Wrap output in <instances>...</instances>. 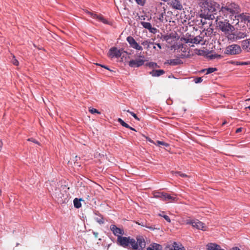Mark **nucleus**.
<instances>
[{
    "label": "nucleus",
    "instance_id": "41",
    "mask_svg": "<svg viewBox=\"0 0 250 250\" xmlns=\"http://www.w3.org/2000/svg\"><path fill=\"white\" fill-rule=\"evenodd\" d=\"M146 140L149 141V142L150 143H152L154 144H156V143H155L153 140H152L150 138L148 137H146Z\"/></svg>",
    "mask_w": 250,
    "mask_h": 250
},
{
    "label": "nucleus",
    "instance_id": "17",
    "mask_svg": "<svg viewBox=\"0 0 250 250\" xmlns=\"http://www.w3.org/2000/svg\"><path fill=\"white\" fill-rule=\"evenodd\" d=\"M146 250H163V248L161 245L152 243L146 249Z\"/></svg>",
    "mask_w": 250,
    "mask_h": 250
},
{
    "label": "nucleus",
    "instance_id": "23",
    "mask_svg": "<svg viewBox=\"0 0 250 250\" xmlns=\"http://www.w3.org/2000/svg\"><path fill=\"white\" fill-rule=\"evenodd\" d=\"M166 193L165 192H154L153 193V196L155 198H159L161 199L162 200H164L165 195Z\"/></svg>",
    "mask_w": 250,
    "mask_h": 250
},
{
    "label": "nucleus",
    "instance_id": "37",
    "mask_svg": "<svg viewBox=\"0 0 250 250\" xmlns=\"http://www.w3.org/2000/svg\"><path fill=\"white\" fill-rule=\"evenodd\" d=\"M12 63L14 65H16V66L19 65V62H18V61L17 59H15V57L14 56L13 57V59L12 60Z\"/></svg>",
    "mask_w": 250,
    "mask_h": 250
},
{
    "label": "nucleus",
    "instance_id": "6",
    "mask_svg": "<svg viewBox=\"0 0 250 250\" xmlns=\"http://www.w3.org/2000/svg\"><path fill=\"white\" fill-rule=\"evenodd\" d=\"M130 46L137 50H143V47L136 42L135 39L131 36H128L126 38Z\"/></svg>",
    "mask_w": 250,
    "mask_h": 250
},
{
    "label": "nucleus",
    "instance_id": "43",
    "mask_svg": "<svg viewBox=\"0 0 250 250\" xmlns=\"http://www.w3.org/2000/svg\"><path fill=\"white\" fill-rule=\"evenodd\" d=\"M241 131H242V128H241V127L238 128L236 129V133H239V132H241Z\"/></svg>",
    "mask_w": 250,
    "mask_h": 250
},
{
    "label": "nucleus",
    "instance_id": "2",
    "mask_svg": "<svg viewBox=\"0 0 250 250\" xmlns=\"http://www.w3.org/2000/svg\"><path fill=\"white\" fill-rule=\"evenodd\" d=\"M110 229L117 236V243L120 246L131 250H143L145 248L146 242L143 236L137 235L135 238L130 236H123L124 230L115 225H111Z\"/></svg>",
    "mask_w": 250,
    "mask_h": 250
},
{
    "label": "nucleus",
    "instance_id": "38",
    "mask_svg": "<svg viewBox=\"0 0 250 250\" xmlns=\"http://www.w3.org/2000/svg\"><path fill=\"white\" fill-rule=\"evenodd\" d=\"M96 220L100 224H102L104 223V219L102 217H101L100 218H96Z\"/></svg>",
    "mask_w": 250,
    "mask_h": 250
},
{
    "label": "nucleus",
    "instance_id": "13",
    "mask_svg": "<svg viewBox=\"0 0 250 250\" xmlns=\"http://www.w3.org/2000/svg\"><path fill=\"white\" fill-rule=\"evenodd\" d=\"M203 38L204 35L201 34L200 35L195 37L193 39H190V41H189V42L193 43L198 44L203 41Z\"/></svg>",
    "mask_w": 250,
    "mask_h": 250
},
{
    "label": "nucleus",
    "instance_id": "24",
    "mask_svg": "<svg viewBox=\"0 0 250 250\" xmlns=\"http://www.w3.org/2000/svg\"><path fill=\"white\" fill-rule=\"evenodd\" d=\"M165 12L162 13L159 15V17L158 18V19L162 22H167L168 21L167 17L165 16Z\"/></svg>",
    "mask_w": 250,
    "mask_h": 250
},
{
    "label": "nucleus",
    "instance_id": "52",
    "mask_svg": "<svg viewBox=\"0 0 250 250\" xmlns=\"http://www.w3.org/2000/svg\"><path fill=\"white\" fill-rule=\"evenodd\" d=\"M218 250H224V249H222L221 247L220 246V248Z\"/></svg>",
    "mask_w": 250,
    "mask_h": 250
},
{
    "label": "nucleus",
    "instance_id": "7",
    "mask_svg": "<svg viewBox=\"0 0 250 250\" xmlns=\"http://www.w3.org/2000/svg\"><path fill=\"white\" fill-rule=\"evenodd\" d=\"M122 52L120 50L118 49L116 47H113L111 48L108 52V55L111 58L121 57Z\"/></svg>",
    "mask_w": 250,
    "mask_h": 250
},
{
    "label": "nucleus",
    "instance_id": "4",
    "mask_svg": "<svg viewBox=\"0 0 250 250\" xmlns=\"http://www.w3.org/2000/svg\"><path fill=\"white\" fill-rule=\"evenodd\" d=\"M241 51V48L239 45L233 44L227 46L225 53L227 54L236 55L240 53Z\"/></svg>",
    "mask_w": 250,
    "mask_h": 250
},
{
    "label": "nucleus",
    "instance_id": "27",
    "mask_svg": "<svg viewBox=\"0 0 250 250\" xmlns=\"http://www.w3.org/2000/svg\"><path fill=\"white\" fill-rule=\"evenodd\" d=\"M118 122L119 123H120V124H121L122 126H124V127H126V128L129 127V125L128 124H127L126 123H125V122H124V121L122 119H121V118H118Z\"/></svg>",
    "mask_w": 250,
    "mask_h": 250
},
{
    "label": "nucleus",
    "instance_id": "12",
    "mask_svg": "<svg viewBox=\"0 0 250 250\" xmlns=\"http://www.w3.org/2000/svg\"><path fill=\"white\" fill-rule=\"evenodd\" d=\"M241 46L243 50L247 52H250V39L243 41Z\"/></svg>",
    "mask_w": 250,
    "mask_h": 250
},
{
    "label": "nucleus",
    "instance_id": "22",
    "mask_svg": "<svg viewBox=\"0 0 250 250\" xmlns=\"http://www.w3.org/2000/svg\"><path fill=\"white\" fill-rule=\"evenodd\" d=\"M165 73L163 70H155L150 72V74L154 77H158Z\"/></svg>",
    "mask_w": 250,
    "mask_h": 250
},
{
    "label": "nucleus",
    "instance_id": "9",
    "mask_svg": "<svg viewBox=\"0 0 250 250\" xmlns=\"http://www.w3.org/2000/svg\"><path fill=\"white\" fill-rule=\"evenodd\" d=\"M140 23L144 28L148 29L150 33L155 34L157 31V29L155 27H153L149 22L141 21Z\"/></svg>",
    "mask_w": 250,
    "mask_h": 250
},
{
    "label": "nucleus",
    "instance_id": "14",
    "mask_svg": "<svg viewBox=\"0 0 250 250\" xmlns=\"http://www.w3.org/2000/svg\"><path fill=\"white\" fill-rule=\"evenodd\" d=\"M88 14L93 19H97L98 21H101L104 23H107V21L105 19H104L103 16L101 15H98L95 13H92L91 12H88Z\"/></svg>",
    "mask_w": 250,
    "mask_h": 250
},
{
    "label": "nucleus",
    "instance_id": "36",
    "mask_svg": "<svg viewBox=\"0 0 250 250\" xmlns=\"http://www.w3.org/2000/svg\"><path fill=\"white\" fill-rule=\"evenodd\" d=\"M126 112L130 113L135 119L138 121H140V119L137 117V115L133 112L129 111V110H126Z\"/></svg>",
    "mask_w": 250,
    "mask_h": 250
},
{
    "label": "nucleus",
    "instance_id": "1",
    "mask_svg": "<svg viewBox=\"0 0 250 250\" xmlns=\"http://www.w3.org/2000/svg\"><path fill=\"white\" fill-rule=\"evenodd\" d=\"M240 12L239 6L234 3L222 6L218 15L216 16H213V18L216 19L217 26L225 34H229L235 28L229 23L228 19L232 18L233 16L236 18V14Z\"/></svg>",
    "mask_w": 250,
    "mask_h": 250
},
{
    "label": "nucleus",
    "instance_id": "40",
    "mask_svg": "<svg viewBox=\"0 0 250 250\" xmlns=\"http://www.w3.org/2000/svg\"><path fill=\"white\" fill-rule=\"evenodd\" d=\"M28 141H31V142H32L35 144H39V143L35 139L33 138H29L28 139Z\"/></svg>",
    "mask_w": 250,
    "mask_h": 250
},
{
    "label": "nucleus",
    "instance_id": "51",
    "mask_svg": "<svg viewBox=\"0 0 250 250\" xmlns=\"http://www.w3.org/2000/svg\"><path fill=\"white\" fill-rule=\"evenodd\" d=\"M234 61H231L230 62L231 64H234Z\"/></svg>",
    "mask_w": 250,
    "mask_h": 250
},
{
    "label": "nucleus",
    "instance_id": "10",
    "mask_svg": "<svg viewBox=\"0 0 250 250\" xmlns=\"http://www.w3.org/2000/svg\"><path fill=\"white\" fill-rule=\"evenodd\" d=\"M170 5L175 9L181 10L183 9V5L179 0H171Z\"/></svg>",
    "mask_w": 250,
    "mask_h": 250
},
{
    "label": "nucleus",
    "instance_id": "47",
    "mask_svg": "<svg viewBox=\"0 0 250 250\" xmlns=\"http://www.w3.org/2000/svg\"><path fill=\"white\" fill-rule=\"evenodd\" d=\"M230 250H241L240 249H239L237 247H235V248H232Z\"/></svg>",
    "mask_w": 250,
    "mask_h": 250
},
{
    "label": "nucleus",
    "instance_id": "25",
    "mask_svg": "<svg viewBox=\"0 0 250 250\" xmlns=\"http://www.w3.org/2000/svg\"><path fill=\"white\" fill-rule=\"evenodd\" d=\"M81 199H78V198L74 199L73 201V204L74 207L77 208H79L82 206V204L81 203Z\"/></svg>",
    "mask_w": 250,
    "mask_h": 250
},
{
    "label": "nucleus",
    "instance_id": "55",
    "mask_svg": "<svg viewBox=\"0 0 250 250\" xmlns=\"http://www.w3.org/2000/svg\"><path fill=\"white\" fill-rule=\"evenodd\" d=\"M153 48H154V49H156V47H155V46H153Z\"/></svg>",
    "mask_w": 250,
    "mask_h": 250
},
{
    "label": "nucleus",
    "instance_id": "44",
    "mask_svg": "<svg viewBox=\"0 0 250 250\" xmlns=\"http://www.w3.org/2000/svg\"><path fill=\"white\" fill-rule=\"evenodd\" d=\"M154 44H156V45H157V46L158 47V48H159L160 49H161L162 48V47H161V44H160V43H154Z\"/></svg>",
    "mask_w": 250,
    "mask_h": 250
},
{
    "label": "nucleus",
    "instance_id": "8",
    "mask_svg": "<svg viewBox=\"0 0 250 250\" xmlns=\"http://www.w3.org/2000/svg\"><path fill=\"white\" fill-rule=\"evenodd\" d=\"M145 61L143 60H131L128 62V65L131 67H138L143 65Z\"/></svg>",
    "mask_w": 250,
    "mask_h": 250
},
{
    "label": "nucleus",
    "instance_id": "49",
    "mask_svg": "<svg viewBox=\"0 0 250 250\" xmlns=\"http://www.w3.org/2000/svg\"><path fill=\"white\" fill-rule=\"evenodd\" d=\"M226 123H227V122H226V121H224V122L222 123V126H223V125H224L225 124H226Z\"/></svg>",
    "mask_w": 250,
    "mask_h": 250
},
{
    "label": "nucleus",
    "instance_id": "15",
    "mask_svg": "<svg viewBox=\"0 0 250 250\" xmlns=\"http://www.w3.org/2000/svg\"><path fill=\"white\" fill-rule=\"evenodd\" d=\"M237 17L239 18L241 20V21L250 22V15L249 14L242 13L237 15V16H236V17Z\"/></svg>",
    "mask_w": 250,
    "mask_h": 250
},
{
    "label": "nucleus",
    "instance_id": "29",
    "mask_svg": "<svg viewBox=\"0 0 250 250\" xmlns=\"http://www.w3.org/2000/svg\"><path fill=\"white\" fill-rule=\"evenodd\" d=\"M156 144H155V145H157V146L162 145V146H164L166 147L169 146V145L167 143H165L163 141H157L156 142Z\"/></svg>",
    "mask_w": 250,
    "mask_h": 250
},
{
    "label": "nucleus",
    "instance_id": "39",
    "mask_svg": "<svg viewBox=\"0 0 250 250\" xmlns=\"http://www.w3.org/2000/svg\"><path fill=\"white\" fill-rule=\"evenodd\" d=\"M203 81V79L201 77H197L194 79V82L196 83H199L202 82Z\"/></svg>",
    "mask_w": 250,
    "mask_h": 250
},
{
    "label": "nucleus",
    "instance_id": "53",
    "mask_svg": "<svg viewBox=\"0 0 250 250\" xmlns=\"http://www.w3.org/2000/svg\"><path fill=\"white\" fill-rule=\"evenodd\" d=\"M246 108H249V109H250V106L247 107Z\"/></svg>",
    "mask_w": 250,
    "mask_h": 250
},
{
    "label": "nucleus",
    "instance_id": "21",
    "mask_svg": "<svg viewBox=\"0 0 250 250\" xmlns=\"http://www.w3.org/2000/svg\"><path fill=\"white\" fill-rule=\"evenodd\" d=\"M233 39L235 40H238L246 37L247 35L245 33L239 32L235 35H233Z\"/></svg>",
    "mask_w": 250,
    "mask_h": 250
},
{
    "label": "nucleus",
    "instance_id": "28",
    "mask_svg": "<svg viewBox=\"0 0 250 250\" xmlns=\"http://www.w3.org/2000/svg\"><path fill=\"white\" fill-rule=\"evenodd\" d=\"M137 224L139 225H141L142 226H144L152 230H154L155 229H157V228H155L154 227H153L152 226H148L146 224L145 225L143 222H142L141 223H137Z\"/></svg>",
    "mask_w": 250,
    "mask_h": 250
},
{
    "label": "nucleus",
    "instance_id": "11",
    "mask_svg": "<svg viewBox=\"0 0 250 250\" xmlns=\"http://www.w3.org/2000/svg\"><path fill=\"white\" fill-rule=\"evenodd\" d=\"M208 24L209 25V27L208 28H207L206 29L205 22H204L203 23L202 28H203V30L202 32H201V34H203L204 36V35H206L207 36H210L212 33L213 29L210 27L211 23L209 22Z\"/></svg>",
    "mask_w": 250,
    "mask_h": 250
},
{
    "label": "nucleus",
    "instance_id": "46",
    "mask_svg": "<svg viewBox=\"0 0 250 250\" xmlns=\"http://www.w3.org/2000/svg\"><path fill=\"white\" fill-rule=\"evenodd\" d=\"M220 57V55H214V56L212 55L211 58H215Z\"/></svg>",
    "mask_w": 250,
    "mask_h": 250
},
{
    "label": "nucleus",
    "instance_id": "16",
    "mask_svg": "<svg viewBox=\"0 0 250 250\" xmlns=\"http://www.w3.org/2000/svg\"><path fill=\"white\" fill-rule=\"evenodd\" d=\"M182 63V61L179 59H172L167 60L165 64H168L170 65L174 66Z\"/></svg>",
    "mask_w": 250,
    "mask_h": 250
},
{
    "label": "nucleus",
    "instance_id": "34",
    "mask_svg": "<svg viewBox=\"0 0 250 250\" xmlns=\"http://www.w3.org/2000/svg\"><path fill=\"white\" fill-rule=\"evenodd\" d=\"M136 2L141 5V6H144L146 3V0H135Z\"/></svg>",
    "mask_w": 250,
    "mask_h": 250
},
{
    "label": "nucleus",
    "instance_id": "33",
    "mask_svg": "<svg viewBox=\"0 0 250 250\" xmlns=\"http://www.w3.org/2000/svg\"><path fill=\"white\" fill-rule=\"evenodd\" d=\"M89 111L91 114H94V113L100 114L101 113L100 112H99L98 110H97L95 108H89Z\"/></svg>",
    "mask_w": 250,
    "mask_h": 250
},
{
    "label": "nucleus",
    "instance_id": "30",
    "mask_svg": "<svg viewBox=\"0 0 250 250\" xmlns=\"http://www.w3.org/2000/svg\"><path fill=\"white\" fill-rule=\"evenodd\" d=\"M234 64L237 65H248L250 64V62H234Z\"/></svg>",
    "mask_w": 250,
    "mask_h": 250
},
{
    "label": "nucleus",
    "instance_id": "42",
    "mask_svg": "<svg viewBox=\"0 0 250 250\" xmlns=\"http://www.w3.org/2000/svg\"><path fill=\"white\" fill-rule=\"evenodd\" d=\"M97 65H100L101 66H102V67H104V68H105V69H107V70H110H110L109 69V68H108L107 66H104V65H100V64H98V63H97Z\"/></svg>",
    "mask_w": 250,
    "mask_h": 250
},
{
    "label": "nucleus",
    "instance_id": "32",
    "mask_svg": "<svg viewBox=\"0 0 250 250\" xmlns=\"http://www.w3.org/2000/svg\"><path fill=\"white\" fill-rule=\"evenodd\" d=\"M164 213V212H163L162 214H159V215L164 217L167 222L170 223L171 221L170 218L167 215L163 214Z\"/></svg>",
    "mask_w": 250,
    "mask_h": 250
},
{
    "label": "nucleus",
    "instance_id": "3",
    "mask_svg": "<svg viewBox=\"0 0 250 250\" xmlns=\"http://www.w3.org/2000/svg\"><path fill=\"white\" fill-rule=\"evenodd\" d=\"M201 7L202 14L211 19H214L213 16L218 15L216 12L218 11L219 12L221 9L218 3L211 0H203Z\"/></svg>",
    "mask_w": 250,
    "mask_h": 250
},
{
    "label": "nucleus",
    "instance_id": "45",
    "mask_svg": "<svg viewBox=\"0 0 250 250\" xmlns=\"http://www.w3.org/2000/svg\"><path fill=\"white\" fill-rule=\"evenodd\" d=\"M2 142L1 140H0V151L1 150L2 147Z\"/></svg>",
    "mask_w": 250,
    "mask_h": 250
},
{
    "label": "nucleus",
    "instance_id": "19",
    "mask_svg": "<svg viewBox=\"0 0 250 250\" xmlns=\"http://www.w3.org/2000/svg\"><path fill=\"white\" fill-rule=\"evenodd\" d=\"M169 250H185L184 247L176 242H174L172 246L169 248Z\"/></svg>",
    "mask_w": 250,
    "mask_h": 250
},
{
    "label": "nucleus",
    "instance_id": "48",
    "mask_svg": "<svg viewBox=\"0 0 250 250\" xmlns=\"http://www.w3.org/2000/svg\"><path fill=\"white\" fill-rule=\"evenodd\" d=\"M127 128H129L130 129H131L132 130L136 131V130L134 128H132V127H131L130 126H129V127H127Z\"/></svg>",
    "mask_w": 250,
    "mask_h": 250
},
{
    "label": "nucleus",
    "instance_id": "5",
    "mask_svg": "<svg viewBox=\"0 0 250 250\" xmlns=\"http://www.w3.org/2000/svg\"><path fill=\"white\" fill-rule=\"evenodd\" d=\"M186 224L191 225L192 227L196 228L197 229H201L203 230H205L206 226L205 224L199 220L187 219L186 221Z\"/></svg>",
    "mask_w": 250,
    "mask_h": 250
},
{
    "label": "nucleus",
    "instance_id": "54",
    "mask_svg": "<svg viewBox=\"0 0 250 250\" xmlns=\"http://www.w3.org/2000/svg\"><path fill=\"white\" fill-rule=\"evenodd\" d=\"M1 189H0V196L1 195Z\"/></svg>",
    "mask_w": 250,
    "mask_h": 250
},
{
    "label": "nucleus",
    "instance_id": "26",
    "mask_svg": "<svg viewBox=\"0 0 250 250\" xmlns=\"http://www.w3.org/2000/svg\"><path fill=\"white\" fill-rule=\"evenodd\" d=\"M154 42H150L148 40H145L141 42V44L144 46H147V49H148L151 44H154Z\"/></svg>",
    "mask_w": 250,
    "mask_h": 250
},
{
    "label": "nucleus",
    "instance_id": "50",
    "mask_svg": "<svg viewBox=\"0 0 250 250\" xmlns=\"http://www.w3.org/2000/svg\"><path fill=\"white\" fill-rule=\"evenodd\" d=\"M206 71V69H202L201 71V72H204Z\"/></svg>",
    "mask_w": 250,
    "mask_h": 250
},
{
    "label": "nucleus",
    "instance_id": "31",
    "mask_svg": "<svg viewBox=\"0 0 250 250\" xmlns=\"http://www.w3.org/2000/svg\"><path fill=\"white\" fill-rule=\"evenodd\" d=\"M217 70V69L216 68H213V67H209L207 69H206V74H208L211 73H213Z\"/></svg>",
    "mask_w": 250,
    "mask_h": 250
},
{
    "label": "nucleus",
    "instance_id": "56",
    "mask_svg": "<svg viewBox=\"0 0 250 250\" xmlns=\"http://www.w3.org/2000/svg\"><path fill=\"white\" fill-rule=\"evenodd\" d=\"M248 100H249H249H250V99H249Z\"/></svg>",
    "mask_w": 250,
    "mask_h": 250
},
{
    "label": "nucleus",
    "instance_id": "18",
    "mask_svg": "<svg viewBox=\"0 0 250 250\" xmlns=\"http://www.w3.org/2000/svg\"><path fill=\"white\" fill-rule=\"evenodd\" d=\"M163 201L173 202L176 201V197L166 193Z\"/></svg>",
    "mask_w": 250,
    "mask_h": 250
},
{
    "label": "nucleus",
    "instance_id": "35",
    "mask_svg": "<svg viewBox=\"0 0 250 250\" xmlns=\"http://www.w3.org/2000/svg\"><path fill=\"white\" fill-rule=\"evenodd\" d=\"M175 175L176 176H180L182 177H188V176L186 174L183 173H182L180 171L175 172Z\"/></svg>",
    "mask_w": 250,
    "mask_h": 250
},
{
    "label": "nucleus",
    "instance_id": "20",
    "mask_svg": "<svg viewBox=\"0 0 250 250\" xmlns=\"http://www.w3.org/2000/svg\"><path fill=\"white\" fill-rule=\"evenodd\" d=\"M208 250H218L220 248V245L215 243H208L207 245Z\"/></svg>",
    "mask_w": 250,
    "mask_h": 250
}]
</instances>
